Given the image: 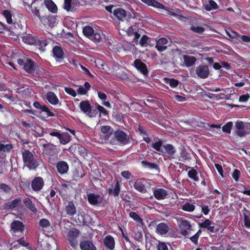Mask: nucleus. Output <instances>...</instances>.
Wrapping results in <instances>:
<instances>
[{
  "label": "nucleus",
  "instance_id": "nucleus-63",
  "mask_svg": "<svg viewBox=\"0 0 250 250\" xmlns=\"http://www.w3.org/2000/svg\"><path fill=\"white\" fill-rule=\"evenodd\" d=\"M241 173L240 170L237 169H235L232 173V177L235 182H238L239 180V177L240 176Z\"/></svg>",
  "mask_w": 250,
  "mask_h": 250
},
{
  "label": "nucleus",
  "instance_id": "nucleus-31",
  "mask_svg": "<svg viewBox=\"0 0 250 250\" xmlns=\"http://www.w3.org/2000/svg\"><path fill=\"white\" fill-rule=\"evenodd\" d=\"M53 57L56 59H63L64 52L62 48L60 46H55L52 50Z\"/></svg>",
  "mask_w": 250,
  "mask_h": 250
},
{
  "label": "nucleus",
  "instance_id": "nucleus-58",
  "mask_svg": "<svg viewBox=\"0 0 250 250\" xmlns=\"http://www.w3.org/2000/svg\"><path fill=\"white\" fill-rule=\"evenodd\" d=\"M90 39L95 42H99L101 39V34L100 33H94L92 37H91Z\"/></svg>",
  "mask_w": 250,
  "mask_h": 250
},
{
  "label": "nucleus",
  "instance_id": "nucleus-15",
  "mask_svg": "<svg viewBox=\"0 0 250 250\" xmlns=\"http://www.w3.org/2000/svg\"><path fill=\"white\" fill-rule=\"evenodd\" d=\"M44 185V182L41 177H36L31 182V188L35 192L40 191Z\"/></svg>",
  "mask_w": 250,
  "mask_h": 250
},
{
  "label": "nucleus",
  "instance_id": "nucleus-37",
  "mask_svg": "<svg viewBox=\"0 0 250 250\" xmlns=\"http://www.w3.org/2000/svg\"><path fill=\"white\" fill-rule=\"evenodd\" d=\"M23 202L25 206L30 209L33 213H36L37 211L35 205L33 203L32 201L29 198H25L23 200Z\"/></svg>",
  "mask_w": 250,
  "mask_h": 250
},
{
  "label": "nucleus",
  "instance_id": "nucleus-64",
  "mask_svg": "<svg viewBox=\"0 0 250 250\" xmlns=\"http://www.w3.org/2000/svg\"><path fill=\"white\" fill-rule=\"evenodd\" d=\"M0 189L5 193L9 192L11 190V188L8 185L4 183L0 184Z\"/></svg>",
  "mask_w": 250,
  "mask_h": 250
},
{
  "label": "nucleus",
  "instance_id": "nucleus-29",
  "mask_svg": "<svg viewBox=\"0 0 250 250\" xmlns=\"http://www.w3.org/2000/svg\"><path fill=\"white\" fill-rule=\"evenodd\" d=\"M114 16L118 20H122L126 16V12L121 8H116L113 11Z\"/></svg>",
  "mask_w": 250,
  "mask_h": 250
},
{
  "label": "nucleus",
  "instance_id": "nucleus-6",
  "mask_svg": "<svg viewBox=\"0 0 250 250\" xmlns=\"http://www.w3.org/2000/svg\"><path fill=\"white\" fill-rule=\"evenodd\" d=\"M235 126L237 130L235 131L236 134L240 137H243L245 136L247 134L250 133V124H244L242 121H237Z\"/></svg>",
  "mask_w": 250,
  "mask_h": 250
},
{
  "label": "nucleus",
  "instance_id": "nucleus-2",
  "mask_svg": "<svg viewBox=\"0 0 250 250\" xmlns=\"http://www.w3.org/2000/svg\"><path fill=\"white\" fill-rule=\"evenodd\" d=\"M113 138L111 139L110 142L113 144H118L125 146L128 144L130 141L129 137L124 131L117 129L113 133Z\"/></svg>",
  "mask_w": 250,
  "mask_h": 250
},
{
  "label": "nucleus",
  "instance_id": "nucleus-35",
  "mask_svg": "<svg viewBox=\"0 0 250 250\" xmlns=\"http://www.w3.org/2000/svg\"><path fill=\"white\" fill-rule=\"evenodd\" d=\"M87 196L88 201L90 205L96 206L98 205V203H99V199L100 197V195L90 193L87 194Z\"/></svg>",
  "mask_w": 250,
  "mask_h": 250
},
{
  "label": "nucleus",
  "instance_id": "nucleus-10",
  "mask_svg": "<svg viewBox=\"0 0 250 250\" xmlns=\"http://www.w3.org/2000/svg\"><path fill=\"white\" fill-rule=\"evenodd\" d=\"M198 225L200 228L206 229L211 233L217 232L219 230V226L208 219H206L202 223H198Z\"/></svg>",
  "mask_w": 250,
  "mask_h": 250
},
{
  "label": "nucleus",
  "instance_id": "nucleus-30",
  "mask_svg": "<svg viewBox=\"0 0 250 250\" xmlns=\"http://www.w3.org/2000/svg\"><path fill=\"white\" fill-rule=\"evenodd\" d=\"M183 58L185 65L188 67L193 65L197 61L196 58L192 56L184 55Z\"/></svg>",
  "mask_w": 250,
  "mask_h": 250
},
{
  "label": "nucleus",
  "instance_id": "nucleus-36",
  "mask_svg": "<svg viewBox=\"0 0 250 250\" xmlns=\"http://www.w3.org/2000/svg\"><path fill=\"white\" fill-rule=\"evenodd\" d=\"M157 232L161 235H165L169 230V227L164 223L159 224L156 227Z\"/></svg>",
  "mask_w": 250,
  "mask_h": 250
},
{
  "label": "nucleus",
  "instance_id": "nucleus-13",
  "mask_svg": "<svg viewBox=\"0 0 250 250\" xmlns=\"http://www.w3.org/2000/svg\"><path fill=\"white\" fill-rule=\"evenodd\" d=\"M176 148L171 144H164L163 145V148L161 153L167 154L169 160H171L176 158Z\"/></svg>",
  "mask_w": 250,
  "mask_h": 250
},
{
  "label": "nucleus",
  "instance_id": "nucleus-59",
  "mask_svg": "<svg viewBox=\"0 0 250 250\" xmlns=\"http://www.w3.org/2000/svg\"><path fill=\"white\" fill-rule=\"evenodd\" d=\"M72 0H64L63 3V8L67 11H71Z\"/></svg>",
  "mask_w": 250,
  "mask_h": 250
},
{
  "label": "nucleus",
  "instance_id": "nucleus-52",
  "mask_svg": "<svg viewBox=\"0 0 250 250\" xmlns=\"http://www.w3.org/2000/svg\"><path fill=\"white\" fill-rule=\"evenodd\" d=\"M233 126L232 122H229L222 126V131L226 133L230 134Z\"/></svg>",
  "mask_w": 250,
  "mask_h": 250
},
{
  "label": "nucleus",
  "instance_id": "nucleus-51",
  "mask_svg": "<svg viewBox=\"0 0 250 250\" xmlns=\"http://www.w3.org/2000/svg\"><path fill=\"white\" fill-rule=\"evenodd\" d=\"M129 216L130 218H131L134 221H135L137 223L139 224L143 223V219L136 212H130L129 213Z\"/></svg>",
  "mask_w": 250,
  "mask_h": 250
},
{
  "label": "nucleus",
  "instance_id": "nucleus-50",
  "mask_svg": "<svg viewBox=\"0 0 250 250\" xmlns=\"http://www.w3.org/2000/svg\"><path fill=\"white\" fill-rule=\"evenodd\" d=\"M3 16L6 20V21L8 24L13 23V20L12 18V15L11 12L8 10H4L2 13Z\"/></svg>",
  "mask_w": 250,
  "mask_h": 250
},
{
  "label": "nucleus",
  "instance_id": "nucleus-33",
  "mask_svg": "<svg viewBox=\"0 0 250 250\" xmlns=\"http://www.w3.org/2000/svg\"><path fill=\"white\" fill-rule=\"evenodd\" d=\"M120 190V185L119 181H116L113 188H109L107 189L108 194L114 197H117L119 196Z\"/></svg>",
  "mask_w": 250,
  "mask_h": 250
},
{
  "label": "nucleus",
  "instance_id": "nucleus-49",
  "mask_svg": "<svg viewBox=\"0 0 250 250\" xmlns=\"http://www.w3.org/2000/svg\"><path fill=\"white\" fill-rule=\"evenodd\" d=\"M151 39L149 38L147 35H144L141 38L139 41V44L142 46H146L151 41Z\"/></svg>",
  "mask_w": 250,
  "mask_h": 250
},
{
  "label": "nucleus",
  "instance_id": "nucleus-3",
  "mask_svg": "<svg viewBox=\"0 0 250 250\" xmlns=\"http://www.w3.org/2000/svg\"><path fill=\"white\" fill-rule=\"evenodd\" d=\"M18 64L22 66L24 70L28 74H32L36 69L37 64L32 59L25 58L24 59H19L17 60Z\"/></svg>",
  "mask_w": 250,
  "mask_h": 250
},
{
  "label": "nucleus",
  "instance_id": "nucleus-5",
  "mask_svg": "<svg viewBox=\"0 0 250 250\" xmlns=\"http://www.w3.org/2000/svg\"><path fill=\"white\" fill-rule=\"evenodd\" d=\"M25 229V225L19 220H14L10 224V231L13 236L20 237Z\"/></svg>",
  "mask_w": 250,
  "mask_h": 250
},
{
  "label": "nucleus",
  "instance_id": "nucleus-12",
  "mask_svg": "<svg viewBox=\"0 0 250 250\" xmlns=\"http://www.w3.org/2000/svg\"><path fill=\"white\" fill-rule=\"evenodd\" d=\"M46 144L42 145V146L43 147L42 149V154L44 156H51L54 155H57L56 149L55 146L51 144L48 143L46 140Z\"/></svg>",
  "mask_w": 250,
  "mask_h": 250
},
{
  "label": "nucleus",
  "instance_id": "nucleus-60",
  "mask_svg": "<svg viewBox=\"0 0 250 250\" xmlns=\"http://www.w3.org/2000/svg\"><path fill=\"white\" fill-rule=\"evenodd\" d=\"M64 91L67 94L73 97H75L77 95L76 91L71 87H65Z\"/></svg>",
  "mask_w": 250,
  "mask_h": 250
},
{
  "label": "nucleus",
  "instance_id": "nucleus-43",
  "mask_svg": "<svg viewBox=\"0 0 250 250\" xmlns=\"http://www.w3.org/2000/svg\"><path fill=\"white\" fill-rule=\"evenodd\" d=\"M164 82L166 84H168L172 88H176L180 83L179 81L174 78H165L164 79Z\"/></svg>",
  "mask_w": 250,
  "mask_h": 250
},
{
  "label": "nucleus",
  "instance_id": "nucleus-56",
  "mask_svg": "<svg viewBox=\"0 0 250 250\" xmlns=\"http://www.w3.org/2000/svg\"><path fill=\"white\" fill-rule=\"evenodd\" d=\"M189 29L191 31L198 34H202L205 31L204 27L199 26L192 25Z\"/></svg>",
  "mask_w": 250,
  "mask_h": 250
},
{
  "label": "nucleus",
  "instance_id": "nucleus-62",
  "mask_svg": "<svg viewBox=\"0 0 250 250\" xmlns=\"http://www.w3.org/2000/svg\"><path fill=\"white\" fill-rule=\"evenodd\" d=\"M39 225L42 228H47L50 226L49 221L46 219H42L40 220Z\"/></svg>",
  "mask_w": 250,
  "mask_h": 250
},
{
  "label": "nucleus",
  "instance_id": "nucleus-4",
  "mask_svg": "<svg viewBox=\"0 0 250 250\" xmlns=\"http://www.w3.org/2000/svg\"><path fill=\"white\" fill-rule=\"evenodd\" d=\"M34 18H38L40 21L43 19V16H42L41 13L43 4L41 0H33L32 1L28 7Z\"/></svg>",
  "mask_w": 250,
  "mask_h": 250
},
{
  "label": "nucleus",
  "instance_id": "nucleus-18",
  "mask_svg": "<svg viewBox=\"0 0 250 250\" xmlns=\"http://www.w3.org/2000/svg\"><path fill=\"white\" fill-rule=\"evenodd\" d=\"M33 106L37 109H40L41 112H44L48 117H54L55 114L51 112L48 107L44 104H41L39 102L36 101L33 103Z\"/></svg>",
  "mask_w": 250,
  "mask_h": 250
},
{
  "label": "nucleus",
  "instance_id": "nucleus-34",
  "mask_svg": "<svg viewBox=\"0 0 250 250\" xmlns=\"http://www.w3.org/2000/svg\"><path fill=\"white\" fill-rule=\"evenodd\" d=\"M191 159L190 154L188 152L187 149L183 147L181 149L180 152V156L178 159L180 161L186 162V161H189Z\"/></svg>",
  "mask_w": 250,
  "mask_h": 250
},
{
  "label": "nucleus",
  "instance_id": "nucleus-57",
  "mask_svg": "<svg viewBox=\"0 0 250 250\" xmlns=\"http://www.w3.org/2000/svg\"><path fill=\"white\" fill-rule=\"evenodd\" d=\"M157 248V250H168L167 244L164 242L158 241Z\"/></svg>",
  "mask_w": 250,
  "mask_h": 250
},
{
  "label": "nucleus",
  "instance_id": "nucleus-48",
  "mask_svg": "<svg viewBox=\"0 0 250 250\" xmlns=\"http://www.w3.org/2000/svg\"><path fill=\"white\" fill-rule=\"evenodd\" d=\"M35 46L41 51H44L45 50V47L47 45V41L45 39H39V42Z\"/></svg>",
  "mask_w": 250,
  "mask_h": 250
},
{
  "label": "nucleus",
  "instance_id": "nucleus-23",
  "mask_svg": "<svg viewBox=\"0 0 250 250\" xmlns=\"http://www.w3.org/2000/svg\"><path fill=\"white\" fill-rule=\"evenodd\" d=\"M21 202V199L20 197L15 198L14 200L5 203L3 205V207L5 209H12L16 207H19Z\"/></svg>",
  "mask_w": 250,
  "mask_h": 250
},
{
  "label": "nucleus",
  "instance_id": "nucleus-22",
  "mask_svg": "<svg viewBox=\"0 0 250 250\" xmlns=\"http://www.w3.org/2000/svg\"><path fill=\"white\" fill-rule=\"evenodd\" d=\"M243 216V227L250 229V210L244 208L242 210Z\"/></svg>",
  "mask_w": 250,
  "mask_h": 250
},
{
  "label": "nucleus",
  "instance_id": "nucleus-19",
  "mask_svg": "<svg viewBox=\"0 0 250 250\" xmlns=\"http://www.w3.org/2000/svg\"><path fill=\"white\" fill-rule=\"evenodd\" d=\"M80 247L81 250H97V248L92 241L84 240L80 242Z\"/></svg>",
  "mask_w": 250,
  "mask_h": 250
},
{
  "label": "nucleus",
  "instance_id": "nucleus-1",
  "mask_svg": "<svg viewBox=\"0 0 250 250\" xmlns=\"http://www.w3.org/2000/svg\"><path fill=\"white\" fill-rule=\"evenodd\" d=\"M22 157L24 167L29 170H36L39 166L37 158L29 150L25 149L22 151Z\"/></svg>",
  "mask_w": 250,
  "mask_h": 250
},
{
  "label": "nucleus",
  "instance_id": "nucleus-17",
  "mask_svg": "<svg viewBox=\"0 0 250 250\" xmlns=\"http://www.w3.org/2000/svg\"><path fill=\"white\" fill-rule=\"evenodd\" d=\"M153 192L154 197L158 200L166 199L168 194L167 191L162 188H154Z\"/></svg>",
  "mask_w": 250,
  "mask_h": 250
},
{
  "label": "nucleus",
  "instance_id": "nucleus-28",
  "mask_svg": "<svg viewBox=\"0 0 250 250\" xmlns=\"http://www.w3.org/2000/svg\"><path fill=\"white\" fill-rule=\"evenodd\" d=\"M141 1L148 6H151L158 9H166V7L164 5L155 0H141Z\"/></svg>",
  "mask_w": 250,
  "mask_h": 250
},
{
  "label": "nucleus",
  "instance_id": "nucleus-7",
  "mask_svg": "<svg viewBox=\"0 0 250 250\" xmlns=\"http://www.w3.org/2000/svg\"><path fill=\"white\" fill-rule=\"evenodd\" d=\"M80 231L76 228L71 229L67 232V240L70 245L74 249L78 246V238L80 235Z\"/></svg>",
  "mask_w": 250,
  "mask_h": 250
},
{
  "label": "nucleus",
  "instance_id": "nucleus-41",
  "mask_svg": "<svg viewBox=\"0 0 250 250\" xmlns=\"http://www.w3.org/2000/svg\"><path fill=\"white\" fill-rule=\"evenodd\" d=\"M84 86H80L78 89H77V93L81 95L86 94L87 91L89 90L91 85L90 84L87 82H85L84 83Z\"/></svg>",
  "mask_w": 250,
  "mask_h": 250
},
{
  "label": "nucleus",
  "instance_id": "nucleus-21",
  "mask_svg": "<svg viewBox=\"0 0 250 250\" xmlns=\"http://www.w3.org/2000/svg\"><path fill=\"white\" fill-rule=\"evenodd\" d=\"M167 43L168 41L166 38H161L156 41L155 48L159 52H162L167 49Z\"/></svg>",
  "mask_w": 250,
  "mask_h": 250
},
{
  "label": "nucleus",
  "instance_id": "nucleus-61",
  "mask_svg": "<svg viewBox=\"0 0 250 250\" xmlns=\"http://www.w3.org/2000/svg\"><path fill=\"white\" fill-rule=\"evenodd\" d=\"M111 130H113L111 127L109 125H104L101 127V131L104 133H109V135L112 134V131L110 132Z\"/></svg>",
  "mask_w": 250,
  "mask_h": 250
},
{
  "label": "nucleus",
  "instance_id": "nucleus-14",
  "mask_svg": "<svg viewBox=\"0 0 250 250\" xmlns=\"http://www.w3.org/2000/svg\"><path fill=\"white\" fill-rule=\"evenodd\" d=\"M195 73L200 78H207L209 74L208 67L206 65H200L196 67Z\"/></svg>",
  "mask_w": 250,
  "mask_h": 250
},
{
  "label": "nucleus",
  "instance_id": "nucleus-9",
  "mask_svg": "<svg viewBox=\"0 0 250 250\" xmlns=\"http://www.w3.org/2000/svg\"><path fill=\"white\" fill-rule=\"evenodd\" d=\"M150 186V183L145 179H137L133 184L134 188L143 193H146Z\"/></svg>",
  "mask_w": 250,
  "mask_h": 250
},
{
  "label": "nucleus",
  "instance_id": "nucleus-16",
  "mask_svg": "<svg viewBox=\"0 0 250 250\" xmlns=\"http://www.w3.org/2000/svg\"><path fill=\"white\" fill-rule=\"evenodd\" d=\"M133 65L144 76H147L148 75V70L146 65L140 59H136L133 62Z\"/></svg>",
  "mask_w": 250,
  "mask_h": 250
},
{
  "label": "nucleus",
  "instance_id": "nucleus-44",
  "mask_svg": "<svg viewBox=\"0 0 250 250\" xmlns=\"http://www.w3.org/2000/svg\"><path fill=\"white\" fill-rule=\"evenodd\" d=\"M59 140L61 144L66 145L71 140V136L67 132L63 133Z\"/></svg>",
  "mask_w": 250,
  "mask_h": 250
},
{
  "label": "nucleus",
  "instance_id": "nucleus-47",
  "mask_svg": "<svg viewBox=\"0 0 250 250\" xmlns=\"http://www.w3.org/2000/svg\"><path fill=\"white\" fill-rule=\"evenodd\" d=\"M83 33L85 36L90 39L91 37H92L94 33V30L92 27L87 25L83 28Z\"/></svg>",
  "mask_w": 250,
  "mask_h": 250
},
{
  "label": "nucleus",
  "instance_id": "nucleus-53",
  "mask_svg": "<svg viewBox=\"0 0 250 250\" xmlns=\"http://www.w3.org/2000/svg\"><path fill=\"white\" fill-rule=\"evenodd\" d=\"M182 209L184 211L192 212L195 209V206L192 204L187 202L182 206Z\"/></svg>",
  "mask_w": 250,
  "mask_h": 250
},
{
  "label": "nucleus",
  "instance_id": "nucleus-40",
  "mask_svg": "<svg viewBox=\"0 0 250 250\" xmlns=\"http://www.w3.org/2000/svg\"><path fill=\"white\" fill-rule=\"evenodd\" d=\"M188 168H191L190 170L188 172V178L195 182H198L199 181V178L198 171L194 168H191L189 167H188Z\"/></svg>",
  "mask_w": 250,
  "mask_h": 250
},
{
  "label": "nucleus",
  "instance_id": "nucleus-24",
  "mask_svg": "<svg viewBox=\"0 0 250 250\" xmlns=\"http://www.w3.org/2000/svg\"><path fill=\"white\" fill-rule=\"evenodd\" d=\"M46 98L48 102L52 105H55L59 104H61L57 95L52 91H48L46 94Z\"/></svg>",
  "mask_w": 250,
  "mask_h": 250
},
{
  "label": "nucleus",
  "instance_id": "nucleus-54",
  "mask_svg": "<svg viewBox=\"0 0 250 250\" xmlns=\"http://www.w3.org/2000/svg\"><path fill=\"white\" fill-rule=\"evenodd\" d=\"M128 33L129 35H134V41H135L136 43L137 44L138 39L140 38L141 35L138 32L134 30L133 28L130 27L128 30Z\"/></svg>",
  "mask_w": 250,
  "mask_h": 250
},
{
  "label": "nucleus",
  "instance_id": "nucleus-46",
  "mask_svg": "<svg viewBox=\"0 0 250 250\" xmlns=\"http://www.w3.org/2000/svg\"><path fill=\"white\" fill-rule=\"evenodd\" d=\"M164 144L162 140L158 139L157 141L152 144V147L157 151L162 152Z\"/></svg>",
  "mask_w": 250,
  "mask_h": 250
},
{
  "label": "nucleus",
  "instance_id": "nucleus-39",
  "mask_svg": "<svg viewBox=\"0 0 250 250\" xmlns=\"http://www.w3.org/2000/svg\"><path fill=\"white\" fill-rule=\"evenodd\" d=\"M44 2L45 6L49 11L53 13L57 12V7L52 0H44Z\"/></svg>",
  "mask_w": 250,
  "mask_h": 250
},
{
  "label": "nucleus",
  "instance_id": "nucleus-8",
  "mask_svg": "<svg viewBox=\"0 0 250 250\" xmlns=\"http://www.w3.org/2000/svg\"><path fill=\"white\" fill-rule=\"evenodd\" d=\"M14 147L11 144H6L4 141L0 142V160H5L7 155L9 154Z\"/></svg>",
  "mask_w": 250,
  "mask_h": 250
},
{
  "label": "nucleus",
  "instance_id": "nucleus-26",
  "mask_svg": "<svg viewBox=\"0 0 250 250\" xmlns=\"http://www.w3.org/2000/svg\"><path fill=\"white\" fill-rule=\"evenodd\" d=\"M79 107L81 110L84 113L88 115L89 113L91 112L92 107L88 100L81 102Z\"/></svg>",
  "mask_w": 250,
  "mask_h": 250
},
{
  "label": "nucleus",
  "instance_id": "nucleus-27",
  "mask_svg": "<svg viewBox=\"0 0 250 250\" xmlns=\"http://www.w3.org/2000/svg\"><path fill=\"white\" fill-rule=\"evenodd\" d=\"M23 41L28 44L36 45L39 42L38 38L36 36H33L30 34L23 36L22 38Z\"/></svg>",
  "mask_w": 250,
  "mask_h": 250
},
{
  "label": "nucleus",
  "instance_id": "nucleus-25",
  "mask_svg": "<svg viewBox=\"0 0 250 250\" xmlns=\"http://www.w3.org/2000/svg\"><path fill=\"white\" fill-rule=\"evenodd\" d=\"M104 246L109 250H113L115 248V240L111 235L106 236L103 240Z\"/></svg>",
  "mask_w": 250,
  "mask_h": 250
},
{
  "label": "nucleus",
  "instance_id": "nucleus-11",
  "mask_svg": "<svg viewBox=\"0 0 250 250\" xmlns=\"http://www.w3.org/2000/svg\"><path fill=\"white\" fill-rule=\"evenodd\" d=\"M179 226L180 229V233L184 236H187L189 233V231L192 230V226L188 221L181 218L178 221Z\"/></svg>",
  "mask_w": 250,
  "mask_h": 250
},
{
  "label": "nucleus",
  "instance_id": "nucleus-38",
  "mask_svg": "<svg viewBox=\"0 0 250 250\" xmlns=\"http://www.w3.org/2000/svg\"><path fill=\"white\" fill-rule=\"evenodd\" d=\"M66 214L69 216H73L76 213V208L72 201L68 202L65 207Z\"/></svg>",
  "mask_w": 250,
  "mask_h": 250
},
{
  "label": "nucleus",
  "instance_id": "nucleus-55",
  "mask_svg": "<svg viewBox=\"0 0 250 250\" xmlns=\"http://www.w3.org/2000/svg\"><path fill=\"white\" fill-rule=\"evenodd\" d=\"M97 109L99 111V117H101L103 116H107L108 115L107 111L102 106L97 104Z\"/></svg>",
  "mask_w": 250,
  "mask_h": 250
},
{
  "label": "nucleus",
  "instance_id": "nucleus-42",
  "mask_svg": "<svg viewBox=\"0 0 250 250\" xmlns=\"http://www.w3.org/2000/svg\"><path fill=\"white\" fill-rule=\"evenodd\" d=\"M141 163L142 167L146 168L149 169H157L159 168L157 165L154 163L149 162L146 160H143Z\"/></svg>",
  "mask_w": 250,
  "mask_h": 250
},
{
  "label": "nucleus",
  "instance_id": "nucleus-32",
  "mask_svg": "<svg viewBox=\"0 0 250 250\" xmlns=\"http://www.w3.org/2000/svg\"><path fill=\"white\" fill-rule=\"evenodd\" d=\"M136 131L139 132L140 135L143 136V140L145 141L147 144L150 143L151 139L148 136V134L143 126H141L140 125H139L137 126Z\"/></svg>",
  "mask_w": 250,
  "mask_h": 250
},
{
  "label": "nucleus",
  "instance_id": "nucleus-20",
  "mask_svg": "<svg viewBox=\"0 0 250 250\" xmlns=\"http://www.w3.org/2000/svg\"><path fill=\"white\" fill-rule=\"evenodd\" d=\"M56 168L58 172L61 174H66L69 169L68 164L64 161H58L56 164Z\"/></svg>",
  "mask_w": 250,
  "mask_h": 250
},
{
  "label": "nucleus",
  "instance_id": "nucleus-45",
  "mask_svg": "<svg viewBox=\"0 0 250 250\" xmlns=\"http://www.w3.org/2000/svg\"><path fill=\"white\" fill-rule=\"evenodd\" d=\"M219 8L217 4L213 0H209L208 3L205 5V9L208 11H210L212 10H217Z\"/></svg>",
  "mask_w": 250,
  "mask_h": 250
}]
</instances>
